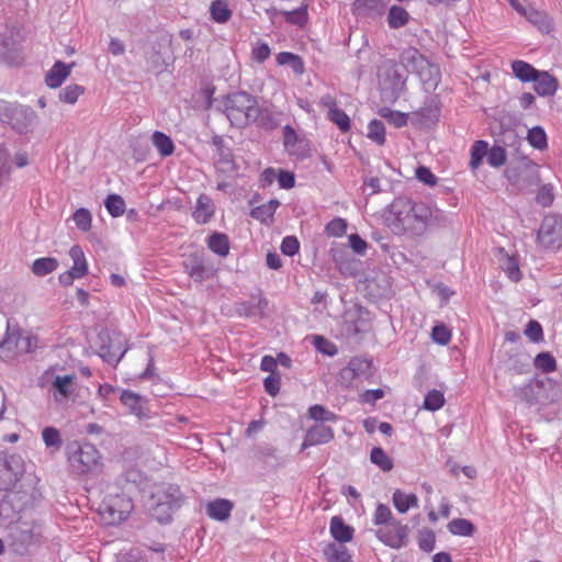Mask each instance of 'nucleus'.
Listing matches in <instances>:
<instances>
[{
    "instance_id": "nucleus-1",
    "label": "nucleus",
    "mask_w": 562,
    "mask_h": 562,
    "mask_svg": "<svg viewBox=\"0 0 562 562\" xmlns=\"http://www.w3.org/2000/svg\"><path fill=\"white\" fill-rule=\"evenodd\" d=\"M424 210V202L408 196H397L384 210V223L395 235L422 237L425 235L426 211Z\"/></svg>"
},
{
    "instance_id": "nucleus-2",
    "label": "nucleus",
    "mask_w": 562,
    "mask_h": 562,
    "mask_svg": "<svg viewBox=\"0 0 562 562\" xmlns=\"http://www.w3.org/2000/svg\"><path fill=\"white\" fill-rule=\"evenodd\" d=\"M224 113L232 126L243 128L256 122L257 99L246 91L229 93L224 99Z\"/></svg>"
},
{
    "instance_id": "nucleus-3",
    "label": "nucleus",
    "mask_w": 562,
    "mask_h": 562,
    "mask_svg": "<svg viewBox=\"0 0 562 562\" xmlns=\"http://www.w3.org/2000/svg\"><path fill=\"white\" fill-rule=\"evenodd\" d=\"M0 122L20 135H26L34 132L40 119L30 105L0 100Z\"/></svg>"
},
{
    "instance_id": "nucleus-4",
    "label": "nucleus",
    "mask_w": 562,
    "mask_h": 562,
    "mask_svg": "<svg viewBox=\"0 0 562 562\" xmlns=\"http://www.w3.org/2000/svg\"><path fill=\"white\" fill-rule=\"evenodd\" d=\"M67 457L71 471L78 475L97 473L102 467L99 450L89 442L68 443Z\"/></svg>"
},
{
    "instance_id": "nucleus-5",
    "label": "nucleus",
    "mask_w": 562,
    "mask_h": 562,
    "mask_svg": "<svg viewBox=\"0 0 562 562\" xmlns=\"http://www.w3.org/2000/svg\"><path fill=\"white\" fill-rule=\"evenodd\" d=\"M407 66L420 79L425 91H435L440 82L441 72L437 65L430 63L424 55L419 54L417 49H412L407 53Z\"/></svg>"
},
{
    "instance_id": "nucleus-6",
    "label": "nucleus",
    "mask_w": 562,
    "mask_h": 562,
    "mask_svg": "<svg viewBox=\"0 0 562 562\" xmlns=\"http://www.w3.org/2000/svg\"><path fill=\"white\" fill-rule=\"evenodd\" d=\"M100 340L98 355L111 366H117L127 351L126 339L121 333L103 329L99 333Z\"/></svg>"
},
{
    "instance_id": "nucleus-7",
    "label": "nucleus",
    "mask_w": 562,
    "mask_h": 562,
    "mask_svg": "<svg viewBox=\"0 0 562 562\" xmlns=\"http://www.w3.org/2000/svg\"><path fill=\"white\" fill-rule=\"evenodd\" d=\"M373 362L368 357H352L348 364L344 367L339 374L338 381L345 387H352L355 382H363L372 378Z\"/></svg>"
},
{
    "instance_id": "nucleus-8",
    "label": "nucleus",
    "mask_w": 562,
    "mask_h": 562,
    "mask_svg": "<svg viewBox=\"0 0 562 562\" xmlns=\"http://www.w3.org/2000/svg\"><path fill=\"white\" fill-rule=\"evenodd\" d=\"M182 267L190 279L196 283H202L213 278L217 271L203 251H194L186 255Z\"/></svg>"
},
{
    "instance_id": "nucleus-9",
    "label": "nucleus",
    "mask_w": 562,
    "mask_h": 562,
    "mask_svg": "<svg viewBox=\"0 0 562 562\" xmlns=\"http://www.w3.org/2000/svg\"><path fill=\"white\" fill-rule=\"evenodd\" d=\"M538 241L547 249L558 250L562 247V215L549 214L541 222Z\"/></svg>"
},
{
    "instance_id": "nucleus-10",
    "label": "nucleus",
    "mask_w": 562,
    "mask_h": 562,
    "mask_svg": "<svg viewBox=\"0 0 562 562\" xmlns=\"http://www.w3.org/2000/svg\"><path fill=\"white\" fill-rule=\"evenodd\" d=\"M22 31L16 25H3L0 30V60L11 64L19 57Z\"/></svg>"
},
{
    "instance_id": "nucleus-11",
    "label": "nucleus",
    "mask_w": 562,
    "mask_h": 562,
    "mask_svg": "<svg viewBox=\"0 0 562 562\" xmlns=\"http://www.w3.org/2000/svg\"><path fill=\"white\" fill-rule=\"evenodd\" d=\"M131 509V499L116 495L115 497L109 496L105 498L100 504L99 513L106 524L115 525L126 520Z\"/></svg>"
},
{
    "instance_id": "nucleus-12",
    "label": "nucleus",
    "mask_w": 562,
    "mask_h": 562,
    "mask_svg": "<svg viewBox=\"0 0 562 562\" xmlns=\"http://www.w3.org/2000/svg\"><path fill=\"white\" fill-rule=\"evenodd\" d=\"M408 531L407 525L401 521H392V525H386L375 530V537L385 546L398 550L407 546Z\"/></svg>"
},
{
    "instance_id": "nucleus-13",
    "label": "nucleus",
    "mask_w": 562,
    "mask_h": 562,
    "mask_svg": "<svg viewBox=\"0 0 562 562\" xmlns=\"http://www.w3.org/2000/svg\"><path fill=\"white\" fill-rule=\"evenodd\" d=\"M508 182L517 190L522 191L539 182L537 169L532 166L508 167L505 170Z\"/></svg>"
},
{
    "instance_id": "nucleus-14",
    "label": "nucleus",
    "mask_w": 562,
    "mask_h": 562,
    "mask_svg": "<svg viewBox=\"0 0 562 562\" xmlns=\"http://www.w3.org/2000/svg\"><path fill=\"white\" fill-rule=\"evenodd\" d=\"M0 472L5 479L0 484V490L11 488L23 474L22 459L19 456L0 458Z\"/></svg>"
},
{
    "instance_id": "nucleus-15",
    "label": "nucleus",
    "mask_w": 562,
    "mask_h": 562,
    "mask_svg": "<svg viewBox=\"0 0 562 562\" xmlns=\"http://www.w3.org/2000/svg\"><path fill=\"white\" fill-rule=\"evenodd\" d=\"M21 329L19 326H12L11 322L7 323V330L0 340V360L8 361L13 359L20 349Z\"/></svg>"
},
{
    "instance_id": "nucleus-16",
    "label": "nucleus",
    "mask_w": 562,
    "mask_h": 562,
    "mask_svg": "<svg viewBox=\"0 0 562 562\" xmlns=\"http://www.w3.org/2000/svg\"><path fill=\"white\" fill-rule=\"evenodd\" d=\"M10 539L11 546H13L14 550L21 554H23L29 549V547L37 541V537L33 529L26 524H16L11 526Z\"/></svg>"
},
{
    "instance_id": "nucleus-17",
    "label": "nucleus",
    "mask_w": 562,
    "mask_h": 562,
    "mask_svg": "<svg viewBox=\"0 0 562 562\" xmlns=\"http://www.w3.org/2000/svg\"><path fill=\"white\" fill-rule=\"evenodd\" d=\"M319 103L328 110L327 119L335 123L341 132L350 130L349 116L338 106L337 100L331 94L323 95Z\"/></svg>"
},
{
    "instance_id": "nucleus-18",
    "label": "nucleus",
    "mask_w": 562,
    "mask_h": 562,
    "mask_svg": "<svg viewBox=\"0 0 562 562\" xmlns=\"http://www.w3.org/2000/svg\"><path fill=\"white\" fill-rule=\"evenodd\" d=\"M74 380L75 376L71 374L54 376L50 391L57 404H66L74 396Z\"/></svg>"
},
{
    "instance_id": "nucleus-19",
    "label": "nucleus",
    "mask_w": 562,
    "mask_h": 562,
    "mask_svg": "<svg viewBox=\"0 0 562 562\" xmlns=\"http://www.w3.org/2000/svg\"><path fill=\"white\" fill-rule=\"evenodd\" d=\"M334 429L325 424L311 426L305 434L301 450L312 446L325 445L334 439Z\"/></svg>"
},
{
    "instance_id": "nucleus-20",
    "label": "nucleus",
    "mask_w": 562,
    "mask_h": 562,
    "mask_svg": "<svg viewBox=\"0 0 562 562\" xmlns=\"http://www.w3.org/2000/svg\"><path fill=\"white\" fill-rule=\"evenodd\" d=\"M389 0H355L352 13L360 18H378L384 14Z\"/></svg>"
},
{
    "instance_id": "nucleus-21",
    "label": "nucleus",
    "mask_w": 562,
    "mask_h": 562,
    "mask_svg": "<svg viewBox=\"0 0 562 562\" xmlns=\"http://www.w3.org/2000/svg\"><path fill=\"white\" fill-rule=\"evenodd\" d=\"M215 214V204L211 196L205 193H201L192 212V218L199 225H204L211 221Z\"/></svg>"
},
{
    "instance_id": "nucleus-22",
    "label": "nucleus",
    "mask_w": 562,
    "mask_h": 562,
    "mask_svg": "<svg viewBox=\"0 0 562 562\" xmlns=\"http://www.w3.org/2000/svg\"><path fill=\"white\" fill-rule=\"evenodd\" d=\"M424 211H426L425 234L430 229L447 227L451 224V214L428 205L424 202Z\"/></svg>"
},
{
    "instance_id": "nucleus-23",
    "label": "nucleus",
    "mask_w": 562,
    "mask_h": 562,
    "mask_svg": "<svg viewBox=\"0 0 562 562\" xmlns=\"http://www.w3.org/2000/svg\"><path fill=\"white\" fill-rule=\"evenodd\" d=\"M531 82L533 83L535 91L541 97L553 95L558 90V80L548 71L538 70Z\"/></svg>"
},
{
    "instance_id": "nucleus-24",
    "label": "nucleus",
    "mask_w": 562,
    "mask_h": 562,
    "mask_svg": "<svg viewBox=\"0 0 562 562\" xmlns=\"http://www.w3.org/2000/svg\"><path fill=\"white\" fill-rule=\"evenodd\" d=\"M120 401L130 414L138 418L146 416L144 412V398L139 394L130 390H123L120 395Z\"/></svg>"
},
{
    "instance_id": "nucleus-25",
    "label": "nucleus",
    "mask_w": 562,
    "mask_h": 562,
    "mask_svg": "<svg viewBox=\"0 0 562 562\" xmlns=\"http://www.w3.org/2000/svg\"><path fill=\"white\" fill-rule=\"evenodd\" d=\"M207 248L215 255L226 258L229 255L231 244L229 238L226 234L220 232H213L207 236L206 240Z\"/></svg>"
},
{
    "instance_id": "nucleus-26",
    "label": "nucleus",
    "mask_w": 562,
    "mask_h": 562,
    "mask_svg": "<svg viewBox=\"0 0 562 562\" xmlns=\"http://www.w3.org/2000/svg\"><path fill=\"white\" fill-rule=\"evenodd\" d=\"M233 509V503L228 499L217 498L209 502L206 506V514L210 518L224 521L229 518Z\"/></svg>"
},
{
    "instance_id": "nucleus-27",
    "label": "nucleus",
    "mask_w": 562,
    "mask_h": 562,
    "mask_svg": "<svg viewBox=\"0 0 562 562\" xmlns=\"http://www.w3.org/2000/svg\"><path fill=\"white\" fill-rule=\"evenodd\" d=\"M256 112L258 113L256 116V122L260 128L272 131L280 125L281 112L271 110L269 108H260L258 104Z\"/></svg>"
},
{
    "instance_id": "nucleus-28",
    "label": "nucleus",
    "mask_w": 562,
    "mask_h": 562,
    "mask_svg": "<svg viewBox=\"0 0 562 562\" xmlns=\"http://www.w3.org/2000/svg\"><path fill=\"white\" fill-rule=\"evenodd\" d=\"M69 67L60 60H57L49 71L46 74L45 82L49 88H58L61 86L64 80L69 76Z\"/></svg>"
},
{
    "instance_id": "nucleus-29",
    "label": "nucleus",
    "mask_w": 562,
    "mask_h": 562,
    "mask_svg": "<svg viewBox=\"0 0 562 562\" xmlns=\"http://www.w3.org/2000/svg\"><path fill=\"white\" fill-rule=\"evenodd\" d=\"M406 77L396 67L389 68L385 72L384 85L391 90L393 97H400L405 89Z\"/></svg>"
},
{
    "instance_id": "nucleus-30",
    "label": "nucleus",
    "mask_w": 562,
    "mask_h": 562,
    "mask_svg": "<svg viewBox=\"0 0 562 562\" xmlns=\"http://www.w3.org/2000/svg\"><path fill=\"white\" fill-rule=\"evenodd\" d=\"M392 502L398 513L405 514L411 508H418V497L414 493H404L396 490L393 493Z\"/></svg>"
},
{
    "instance_id": "nucleus-31",
    "label": "nucleus",
    "mask_w": 562,
    "mask_h": 562,
    "mask_svg": "<svg viewBox=\"0 0 562 562\" xmlns=\"http://www.w3.org/2000/svg\"><path fill=\"white\" fill-rule=\"evenodd\" d=\"M330 533L335 540L344 543L352 539L353 529L341 517L334 516L330 520Z\"/></svg>"
},
{
    "instance_id": "nucleus-32",
    "label": "nucleus",
    "mask_w": 562,
    "mask_h": 562,
    "mask_svg": "<svg viewBox=\"0 0 562 562\" xmlns=\"http://www.w3.org/2000/svg\"><path fill=\"white\" fill-rule=\"evenodd\" d=\"M271 16L276 14H281L284 16L285 21L290 24L303 26L307 21V7L302 4L300 8L292 11H279L276 8H272L267 11Z\"/></svg>"
},
{
    "instance_id": "nucleus-33",
    "label": "nucleus",
    "mask_w": 562,
    "mask_h": 562,
    "mask_svg": "<svg viewBox=\"0 0 562 562\" xmlns=\"http://www.w3.org/2000/svg\"><path fill=\"white\" fill-rule=\"evenodd\" d=\"M145 480V474L137 468H128L119 479L120 483L124 484L123 490L127 492L139 487Z\"/></svg>"
},
{
    "instance_id": "nucleus-34",
    "label": "nucleus",
    "mask_w": 562,
    "mask_h": 562,
    "mask_svg": "<svg viewBox=\"0 0 562 562\" xmlns=\"http://www.w3.org/2000/svg\"><path fill=\"white\" fill-rule=\"evenodd\" d=\"M69 257L72 260L71 270L77 273L80 278H83L88 273V262L82 248L79 245H74L69 249Z\"/></svg>"
},
{
    "instance_id": "nucleus-35",
    "label": "nucleus",
    "mask_w": 562,
    "mask_h": 562,
    "mask_svg": "<svg viewBox=\"0 0 562 562\" xmlns=\"http://www.w3.org/2000/svg\"><path fill=\"white\" fill-rule=\"evenodd\" d=\"M512 70L514 76L521 82H531L536 78L535 76L538 75V69L524 60H514L512 63Z\"/></svg>"
},
{
    "instance_id": "nucleus-36",
    "label": "nucleus",
    "mask_w": 562,
    "mask_h": 562,
    "mask_svg": "<svg viewBox=\"0 0 562 562\" xmlns=\"http://www.w3.org/2000/svg\"><path fill=\"white\" fill-rule=\"evenodd\" d=\"M151 140L158 153L162 157L171 156L175 151V144L170 136L160 131H155Z\"/></svg>"
},
{
    "instance_id": "nucleus-37",
    "label": "nucleus",
    "mask_w": 562,
    "mask_h": 562,
    "mask_svg": "<svg viewBox=\"0 0 562 562\" xmlns=\"http://www.w3.org/2000/svg\"><path fill=\"white\" fill-rule=\"evenodd\" d=\"M409 13L400 5H392L387 13V24L390 29L397 30L409 22Z\"/></svg>"
},
{
    "instance_id": "nucleus-38",
    "label": "nucleus",
    "mask_w": 562,
    "mask_h": 562,
    "mask_svg": "<svg viewBox=\"0 0 562 562\" xmlns=\"http://www.w3.org/2000/svg\"><path fill=\"white\" fill-rule=\"evenodd\" d=\"M182 502V494L177 486H168L164 493V499L159 498L157 502V509L167 506L169 510H175L180 507Z\"/></svg>"
},
{
    "instance_id": "nucleus-39",
    "label": "nucleus",
    "mask_w": 562,
    "mask_h": 562,
    "mask_svg": "<svg viewBox=\"0 0 562 562\" xmlns=\"http://www.w3.org/2000/svg\"><path fill=\"white\" fill-rule=\"evenodd\" d=\"M448 530L454 536L471 537L475 531V526L469 519L454 518L448 524Z\"/></svg>"
},
{
    "instance_id": "nucleus-40",
    "label": "nucleus",
    "mask_w": 562,
    "mask_h": 562,
    "mask_svg": "<svg viewBox=\"0 0 562 562\" xmlns=\"http://www.w3.org/2000/svg\"><path fill=\"white\" fill-rule=\"evenodd\" d=\"M488 143L486 140L480 139L475 140L471 146V158H470V168L472 170L477 169L484 159L487 158Z\"/></svg>"
},
{
    "instance_id": "nucleus-41",
    "label": "nucleus",
    "mask_w": 562,
    "mask_h": 562,
    "mask_svg": "<svg viewBox=\"0 0 562 562\" xmlns=\"http://www.w3.org/2000/svg\"><path fill=\"white\" fill-rule=\"evenodd\" d=\"M58 267V261L53 257H42L33 261L32 272L37 277H45Z\"/></svg>"
},
{
    "instance_id": "nucleus-42",
    "label": "nucleus",
    "mask_w": 562,
    "mask_h": 562,
    "mask_svg": "<svg viewBox=\"0 0 562 562\" xmlns=\"http://www.w3.org/2000/svg\"><path fill=\"white\" fill-rule=\"evenodd\" d=\"M104 206L112 217H119L123 215L126 209L124 199L115 193L108 195L104 201Z\"/></svg>"
},
{
    "instance_id": "nucleus-43",
    "label": "nucleus",
    "mask_w": 562,
    "mask_h": 562,
    "mask_svg": "<svg viewBox=\"0 0 562 562\" xmlns=\"http://www.w3.org/2000/svg\"><path fill=\"white\" fill-rule=\"evenodd\" d=\"M324 553L329 562H350L351 560L348 549L341 544H329L324 550Z\"/></svg>"
},
{
    "instance_id": "nucleus-44",
    "label": "nucleus",
    "mask_w": 562,
    "mask_h": 562,
    "mask_svg": "<svg viewBox=\"0 0 562 562\" xmlns=\"http://www.w3.org/2000/svg\"><path fill=\"white\" fill-rule=\"evenodd\" d=\"M308 416L316 422H321L319 424H324L325 422L335 423L338 420V416L334 412L321 404L312 405L308 408Z\"/></svg>"
},
{
    "instance_id": "nucleus-45",
    "label": "nucleus",
    "mask_w": 562,
    "mask_h": 562,
    "mask_svg": "<svg viewBox=\"0 0 562 562\" xmlns=\"http://www.w3.org/2000/svg\"><path fill=\"white\" fill-rule=\"evenodd\" d=\"M370 460L382 471L389 472L393 469V461L381 447H374L370 453Z\"/></svg>"
},
{
    "instance_id": "nucleus-46",
    "label": "nucleus",
    "mask_w": 562,
    "mask_h": 562,
    "mask_svg": "<svg viewBox=\"0 0 562 562\" xmlns=\"http://www.w3.org/2000/svg\"><path fill=\"white\" fill-rule=\"evenodd\" d=\"M210 13L212 19L217 23H225L232 16V11L223 0H215L211 3Z\"/></svg>"
},
{
    "instance_id": "nucleus-47",
    "label": "nucleus",
    "mask_w": 562,
    "mask_h": 562,
    "mask_svg": "<svg viewBox=\"0 0 562 562\" xmlns=\"http://www.w3.org/2000/svg\"><path fill=\"white\" fill-rule=\"evenodd\" d=\"M367 136L369 139L374 142L378 145L385 144V126L384 123L380 120H372L368 124V133Z\"/></svg>"
},
{
    "instance_id": "nucleus-48",
    "label": "nucleus",
    "mask_w": 562,
    "mask_h": 562,
    "mask_svg": "<svg viewBox=\"0 0 562 562\" xmlns=\"http://www.w3.org/2000/svg\"><path fill=\"white\" fill-rule=\"evenodd\" d=\"M535 367L543 373H551L557 370V360L550 352H540L535 358Z\"/></svg>"
},
{
    "instance_id": "nucleus-49",
    "label": "nucleus",
    "mask_w": 562,
    "mask_h": 562,
    "mask_svg": "<svg viewBox=\"0 0 562 562\" xmlns=\"http://www.w3.org/2000/svg\"><path fill=\"white\" fill-rule=\"evenodd\" d=\"M527 139L533 148L539 150H542L548 146L547 134L541 126H535L529 130Z\"/></svg>"
},
{
    "instance_id": "nucleus-50",
    "label": "nucleus",
    "mask_w": 562,
    "mask_h": 562,
    "mask_svg": "<svg viewBox=\"0 0 562 562\" xmlns=\"http://www.w3.org/2000/svg\"><path fill=\"white\" fill-rule=\"evenodd\" d=\"M392 521H397L394 519L393 514L390 507L385 504H378L374 514H373V524L375 526H386L392 525Z\"/></svg>"
},
{
    "instance_id": "nucleus-51",
    "label": "nucleus",
    "mask_w": 562,
    "mask_h": 562,
    "mask_svg": "<svg viewBox=\"0 0 562 562\" xmlns=\"http://www.w3.org/2000/svg\"><path fill=\"white\" fill-rule=\"evenodd\" d=\"M42 438L47 448H54L58 450L63 446L60 432L57 428L53 426H47L43 429Z\"/></svg>"
},
{
    "instance_id": "nucleus-52",
    "label": "nucleus",
    "mask_w": 562,
    "mask_h": 562,
    "mask_svg": "<svg viewBox=\"0 0 562 562\" xmlns=\"http://www.w3.org/2000/svg\"><path fill=\"white\" fill-rule=\"evenodd\" d=\"M380 114L390 124H392L393 126H395L397 128L407 125L408 115L406 113H403V112H400V111H395V110H391V109H387V108H383L380 111Z\"/></svg>"
},
{
    "instance_id": "nucleus-53",
    "label": "nucleus",
    "mask_w": 562,
    "mask_h": 562,
    "mask_svg": "<svg viewBox=\"0 0 562 562\" xmlns=\"http://www.w3.org/2000/svg\"><path fill=\"white\" fill-rule=\"evenodd\" d=\"M443 404V393L438 390H431L425 395L423 407L427 411L435 412L440 409Z\"/></svg>"
},
{
    "instance_id": "nucleus-54",
    "label": "nucleus",
    "mask_w": 562,
    "mask_h": 562,
    "mask_svg": "<svg viewBox=\"0 0 562 562\" xmlns=\"http://www.w3.org/2000/svg\"><path fill=\"white\" fill-rule=\"evenodd\" d=\"M146 64L149 70L157 74L162 72L167 68V63L161 53L155 48L146 54Z\"/></svg>"
},
{
    "instance_id": "nucleus-55",
    "label": "nucleus",
    "mask_w": 562,
    "mask_h": 562,
    "mask_svg": "<svg viewBox=\"0 0 562 562\" xmlns=\"http://www.w3.org/2000/svg\"><path fill=\"white\" fill-rule=\"evenodd\" d=\"M313 346L318 352L325 356L334 357L338 353V347L321 335L313 336Z\"/></svg>"
},
{
    "instance_id": "nucleus-56",
    "label": "nucleus",
    "mask_w": 562,
    "mask_h": 562,
    "mask_svg": "<svg viewBox=\"0 0 562 562\" xmlns=\"http://www.w3.org/2000/svg\"><path fill=\"white\" fill-rule=\"evenodd\" d=\"M83 91L85 88L77 83L66 86L59 92V100L68 104H74L77 102L78 98L83 93Z\"/></svg>"
},
{
    "instance_id": "nucleus-57",
    "label": "nucleus",
    "mask_w": 562,
    "mask_h": 562,
    "mask_svg": "<svg viewBox=\"0 0 562 562\" xmlns=\"http://www.w3.org/2000/svg\"><path fill=\"white\" fill-rule=\"evenodd\" d=\"M72 220L77 226V228L81 232H89L92 223V215L88 209L80 207L78 209L74 215Z\"/></svg>"
},
{
    "instance_id": "nucleus-58",
    "label": "nucleus",
    "mask_w": 562,
    "mask_h": 562,
    "mask_svg": "<svg viewBox=\"0 0 562 562\" xmlns=\"http://www.w3.org/2000/svg\"><path fill=\"white\" fill-rule=\"evenodd\" d=\"M506 149L502 146L494 145L487 150V162L493 168L502 167L506 162Z\"/></svg>"
},
{
    "instance_id": "nucleus-59",
    "label": "nucleus",
    "mask_w": 562,
    "mask_h": 562,
    "mask_svg": "<svg viewBox=\"0 0 562 562\" xmlns=\"http://www.w3.org/2000/svg\"><path fill=\"white\" fill-rule=\"evenodd\" d=\"M553 201H554L553 186L550 183L541 186L537 192L536 202L543 207H549L552 205Z\"/></svg>"
},
{
    "instance_id": "nucleus-60",
    "label": "nucleus",
    "mask_w": 562,
    "mask_h": 562,
    "mask_svg": "<svg viewBox=\"0 0 562 562\" xmlns=\"http://www.w3.org/2000/svg\"><path fill=\"white\" fill-rule=\"evenodd\" d=\"M347 222L341 217H336L328 222L325 226V233L331 237H341L346 234Z\"/></svg>"
},
{
    "instance_id": "nucleus-61",
    "label": "nucleus",
    "mask_w": 562,
    "mask_h": 562,
    "mask_svg": "<svg viewBox=\"0 0 562 562\" xmlns=\"http://www.w3.org/2000/svg\"><path fill=\"white\" fill-rule=\"evenodd\" d=\"M436 546L435 532L430 529L419 531L418 547L424 552H431Z\"/></svg>"
},
{
    "instance_id": "nucleus-62",
    "label": "nucleus",
    "mask_w": 562,
    "mask_h": 562,
    "mask_svg": "<svg viewBox=\"0 0 562 562\" xmlns=\"http://www.w3.org/2000/svg\"><path fill=\"white\" fill-rule=\"evenodd\" d=\"M516 395L529 405L538 403V396L532 384L528 383L515 390Z\"/></svg>"
},
{
    "instance_id": "nucleus-63",
    "label": "nucleus",
    "mask_w": 562,
    "mask_h": 562,
    "mask_svg": "<svg viewBox=\"0 0 562 562\" xmlns=\"http://www.w3.org/2000/svg\"><path fill=\"white\" fill-rule=\"evenodd\" d=\"M431 338L435 342L446 346L451 340L450 330L442 324L435 325L431 329Z\"/></svg>"
},
{
    "instance_id": "nucleus-64",
    "label": "nucleus",
    "mask_w": 562,
    "mask_h": 562,
    "mask_svg": "<svg viewBox=\"0 0 562 562\" xmlns=\"http://www.w3.org/2000/svg\"><path fill=\"white\" fill-rule=\"evenodd\" d=\"M250 216L262 224H270L273 221V213L266 206V204L251 209Z\"/></svg>"
}]
</instances>
